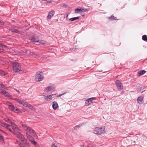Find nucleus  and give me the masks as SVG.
<instances>
[{"label": "nucleus", "instance_id": "nucleus-33", "mask_svg": "<svg viewBox=\"0 0 147 147\" xmlns=\"http://www.w3.org/2000/svg\"><path fill=\"white\" fill-rule=\"evenodd\" d=\"M20 139V140L22 142H24L26 140L25 138L23 136H22V137Z\"/></svg>", "mask_w": 147, "mask_h": 147}, {"label": "nucleus", "instance_id": "nucleus-16", "mask_svg": "<svg viewBox=\"0 0 147 147\" xmlns=\"http://www.w3.org/2000/svg\"><path fill=\"white\" fill-rule=\"evenodd\" d=\"M143 98L142 96H140L138 97L137 100L139 103L141 104L143 102Z\"/></svg>", "mask_w": 147, "mask_h": 147}, {"label": "nucleus", "instance_id": "nucleus-46", "mask_svg": "<svg viewBox=\"0 0 147 147\" xmlns=\"http://www.w3.org/2000/svg\"><path fill=\"white\" fill-rule=\"evenodd\" d=\"M142 37H147V36H146V35H143Z\"/></svg>", "mask_w": 147, "mask_h": 147}, {"label": "nucleus", "instance_id": "nucleus-3", "mask_svg": "<svg viewBox=\"0 0 147 147\" xmlns=\"http://www.w3.org/2000/svg\"><path fill=\"white\" fill-rule=\"evenodd\" d=\"M35 80L37 82L41 81L43 79V73L41 72H37L35 76Z\"/></svg>", "mask_w": 147, "mask_h": 147}, {"label": "nucleus", "instance_id": "nucleus-7", "mask_svg": "<svg viewBox=\"0 0 147 147\" xmlns=\"http://www.w3.org/2000/svg\"><path fill=\"white\" fill-rule=\"evenodd\" d=\"M6 105L8 106L9 108L11 111L15 112L16 111H18L17 108L15 109L14 106L11 103L7 102L6 103Z\"/></svg>", "mask_w": 147, "mask_h": 147}, {"label": "nucleus", "instance_id": "nucleus-44", "mask_svg": "<svg viewBox=\"0 0 147 147\" xmlns=\"http://www.w3.org/2000/svg\"><path fill=\"white\" fill-rule=\"evenodd\" d=\"M19 94H20V92L16 89H14Z\"/></svg>", "mask_w": 147, "mask_h": 147}, {"label": "nucleus", "instance_id": "nucleus-10", "mask_svg": "<svg viewBox=\"0 0 147 147\" xmlns=\"http://www.w3.org/2000/svg\"><path fill=\"white\" fill-rule=\"evenodd\" d=\"M10 124H11L12 127V128L14 130L13 132L16 131H18L19 132H20V129L17 127V125L14 123L12 122L11 121V122H10Z\"/></svg>", "mask_w": 147, "mask_h": 147}, {"label": "nucleus", "instance_id": "nucleus-27", "mask_svg": "<svg viewBox=\"0 0 147 147\" xmlns=\"http://www.w3.org/2000/svg\"><path fill=\"white\" fill-rule=\"evenodd\" d=\"M81 12H85V11H88L89 10V9H85V8H81Z\"/></svg>", "mask_w": 147, "mask_h": 147}, {"label": "nucleus", "instance_id": "nucleus-12", "mask_svg": "<svg viewBox=\"0 0 147 147\" xmlns=\"http://www.w3.org/2000/svg\"><path fill=\"white\" fill-rule=\"evenodd\" d=\"M55 11H50L47 17V19L50 20L51 18L53 17L55 14Z\"/></svg>", "mask_w": 147, "mask_h": 147}, {"label": "nucleus", "instance_id": "nucleus-29", "mask_svg": "<svg viewBox=\"0 0 147 147\" xmlns=\"http://www.w3.org/2000/svg\"><path fill=\"white\" fill-rule=\"evenodd\" d=\"M28 104H29L27 102H24V101H23V104H22V105L27 107Z\"/></svg>", "mask_w": 147, "mask_h": 147}, {"label": "nucleus", "instance_id": "nucleus-41", "mask_svg": "<svg viewBox=\"0 0 147 147\" xmlns=\"http://www.w3.org/2000/svg\"><path fill=\"white\" fill-rule=\"evenodd\" d=\"M143 40L147 42V37H142Z\"/></svg>", "mask_w": 147, "mask_h": 147}, {"label": "nucleus", "instance_id": "nucleus-38", "mask_svg": "<svg viewBox=\"0 0 147 147\" xmlns=\"http://www.w3.org/2000/svg\"><path fill=\"white\" fill-rule=\"evenodd\" d=\"M4 47H5L6 48L7 47L5 45H3L1 43H0V47L3 48Z\"/></svg>", "mask_w": 147, "mask_h": 147}, {"label": "nucleus", "instance_id": "nucleus-11", "mask_svg": "<svg viewBox=\"0 0 147 147\" xmlns=\"http://www.w3.org/2000/svg\"><path fill=\"white\" fill-rule=\"evenodd\" d=\"M96 99L95 97H92L89 98L85 102V104L86 105L88 106L92 103V101L93 100Z\"/></svg>", "mask_w": 147, "mask_h": 147}, {"label": "nucleus", "instance_id": "nucleus-47", "mask_svg": "<svg viewBox=\"0 0 147 147\" xmlns=\"http://www.w3.org/2000/svg\"><path fill=\"white\" fill-rule=\"evenodd\" d=\"M1 20H0V24H1Z\"/></svg>", "mask_w": 147, "mask_h": 147}, {"label": "nucleus", "instance_id": "nucleus-5", "mask_svg": "<svg viewBox=\"0 0 147 147\" xmlns=\"http://www.w3.org/2000/svg\"><path fill=\"white\" fill-rule=\"evenodd\" d=\"M29 39L32 42H38L42 44H44L45 42L44 40H39L37 38V37H29Z\"/></svg>", "mask_w": 147, "mask_h": 147}, {"label": "nucleus", "instance_id": "nucleus-28", "mask_svg": "<svg viewBox=\"0 0 147 147\" xmlns=\"http://www.w3.org/2000/svg\"><path fill=\"white\" fill-rule=\"evenodd\" d=\"M25 142L24 143V144L28 147H30V145L28 143V142L27 140H25Z\"/></svg>", "mask_w": 147, "mask_h": 147}, {"label": "nucleus", "instance_id": "nucleus-34", "mask_svg": "<svg viewBox=\"0 0 147 147\" xmlns=\"http://www.w3.org/2000/svg\"><path fill=\"white\" fill-rule=\"evenodd\" d=\"M0 140L1 142H4V138L2 135H1L0 136Z\"/></svg>", "mask_w": 147, "mask_h": 147}, {"label": "nucleus", "instance_id": "nucleus-26", "mask_svg": "<svg viewBox=\"0 0 147 147\" xmlns=\"http://www.w3.org/2000/svg\"><path fill=\"white\" fill-rule=\"evenodd\" d=\"M109 19L111 20H117L116 18L112 15L111 17L109 18Z\"/></svg>", "mask_w": 147, "mask_h": 147}, {"label": "nucleus", "instance_id": "nucleus-18", "mask_svg": "<svg viewBox=\"0 0 147 147\" xmlns=\"http://www.w3.org/2000/svg\"><path fill=\"white\" fill-rule=\"evenodd\" d=\"M54 89V88L53 87L49 86L45 88V90L46 92H49V91H51Z\"/></svg>", "mask_w": 147, "mask_h": 147}, {"label": "nucleus", "instance_id": "nucleus-40", "mask_svg": "<svg viewBox=\"0 0 147 147\" xmlns=\"http://www.w3.org/2000/svg\"><path fill=\"white\" fill-rule=\"evenodd\" d=\"M45 1H46V3H50L53 1L52 0H49V1L45 0Z\"/></svg>", "mask_w": 147, "mask_h": 147}, {"label": "nucleus", "instance_id": "nucleus-48", "mask_svg": "<svg viewBox=\"0 0 147 147\" xmlns=\"http://www.w3.org/2000/svg\"><path fill=\"white\" fill-rule=\"evenodd\" d=\"M21 147H25L23 145Z\"/></svg>", "mask_w": 147, "mask_h": 147}, {"label": "nucleus", "instance_id": "nucleus-36", "mask_svg": "<svg viewBox=\"0 0 147 147\" xmlns=\"http://www.w3.org/2000/svg\"><path fill=\"white\" fill-rule=\"evenodd\" d=\"M80 127V125H77L75 126L74 128V130H77V128H79Z\"/></svg>", "mask_w": 147, "mask_h": 147}, {"label": "nucleus", "instance_id": "nucleus-31", "mask_svg": "<svg viewBox=\"0 0 147 147\" xmlns=\"http://www.w3.org/2000/svg\"><path fill=\"white\" fill-rule=\"evenodd\" d=\"M0 86H1L2 88H4V89L6 90H8L7 89V87H6L5 85L3 84H0Z\"/></svg>", "mask_w": 147, "mask_h": 147}, {"label": "nucleus", "instance_id": "nucleus-25", "mask_svg": "<svg viewBox=\"0 0 147 147\" xmlns=\"http://www.w3.org/2000/svg\"><path fill=\"white\" fill-rule=\"evenodd\" d=\"M75 13H77L80 12H81V9H80L76 8L75 10Z\"/></svg>", "mask_w": 147, "mask_h": 147}, {"label": "nucleus", "instance_id": "nucleus-32", "mask_svg": "<svg viewBox=\"0 0 147 147\" xmlns=\"http://www.w3.org/2000/svg\"><path fill=\"white\" fill-rule=\"evenodd\" d=\"M17 102L18 103H19L20 104L22 105V104H23V101L20 99H18V100H17Z\"/></svg>", "mask_w": 147, "mask_h": 147}, {"label": "nucleus", "instance_id": "nucleus-45", "mask_svg": "<svg viewBox=\"0 0 147 147\" xmlns=\"http://www.w3.org/2000/svg\"><path fill=\"white\" fill-rule=\"evenodd\" d=\"M13 98V99L15 100L16 101H17V100H18V99H17L16 98Z\"/></svg>", "mask_w": 147, "mask_h": 147}, {"label": "nucleus", "instance_id": "nucleus-43", "mask_svg": "<svg viewBox=\"0 0 147 147\" xmlns=\"http://www.w3.org/2000/svg\"><path fill=\"white\" fill-rule=\"evenodd\" d=\"M3 49H0V53L2 52L3 51Z\"/></svg>", "mask_w": 147, "mask_h": 147}, {"label": "nucleus", "instance_id": "nucleus-14", "mask_svg": "<svg viewBox=\"0 0 147 147\" xmlns=\"http://www.w3.org/2000/svg\"><path fill=\"white\" fill-rule=\"evenodd\" d=\"M53 94L45 96L44 98L45 100L47 101H49L52 99V96Z\"/></svg>", "mask_w": 147, "mask_h": 147}, {"label": "nucleus", "instance_id": "nucleus-35", "mask_svg": "<svg viewBox=\"0 0 147 147\" xmlns=\"http://www.w3.org/2000/svg\"><path fill=\"white\" fill-rule=\"evenodd\" d=\"M16 141L17 142V144H18L20 147H21L23 145L19 141H18L17 140H16Z\"/></svg>", "mask_w": 147, "mask_h": 147}, {"label": "nucleus", "instance_id": "nucleus-22", "mask_svg": "<svg viewBox=\"0 0 147 147\" xmlns=\"http://www.w3.org/2000/svg\"><path fill=\"white\" fill-rule=\"evenodd\" d=\"M79 17H75V18H73L69 19V20H70V21H73L79 19Z\"/></svg>", "mask_w": 147, "mask_h": 147}, {"label": "nucleus", "instance_id": "nucleus-30", "mask_svg": "<svg viewBox=\"0 0 147 147\" xmlns=\"http://www.w3.org/2000/svg\"><path fill=\"white\" fill-rule=\"evenodd\" d=\"M4 120H5V122H8V123H10V122H11V121H10L9 119L7 118H5L4 119Z\"/></svg>", "mask_w": 147, "mask_h": 147}, {"label": "nucleus", "instance_id": "nucleus-6", "mask_svg": "<svg viewBox=\"0 0 147 147\" xmlns=\"http://www.w3.org/2000/svg\"><path fill=\"white\" fill-rule=\"evenodd\" d=\"M26 136L28 140L34 145H37V143L34 141V139L28 133H26Z\"/></svg>", "mask_w": 147, "mask_h": 147}, {"label": "nucleus", "instance_id": "nucleus-37", "mask_svg": "<svg viewBox=\"0 0 147 147\" xmlns=\"http://www.w3.org/2000/svg\"><path fill=\"white\" fill-rule=\"evenodd\" d=\"M32 135L34 137L38 139V136L36 135V134L35 133V132L34 133V134Z\"/></svg>", "mask_w": 147, "mask_h": 147}, {"label": "nucleus", "instance_id": "nucleus-13", "mask_svg": "<svg viewBox=\"0 0 147 147\" xmlns=\"http://www.w3.org/2000/svg\"><path fill=\"white\" fill-rule=\"evenodd\" d=\"M59 106L57 102L56 101H54L52 103V107L54 109L56 110L58 108Z\"/></svg>", "mask_w": 147, "mask_h": 147}, {"label": "nucleus", "instance_id": "nucleus-4", "mask_svg": "<svg viewBox=\"0 0 147 147\" xmlns=\"http://www.w3.org/2000/svg\"><path fill=\"white\" fill-rule=\"evenodd\" d=\"M22 126L25 130L27 131L30 134L32 135L35 132L33 129L26 125L22 124Z\"/></svg>", "mask_w": 147, "mask_h": 147}, {"label": "nucleus", "instance_id": "nucleus-39", "mask_svg": "<svg viewBox=\"0 0 147 147\" xmlns=\"http://www.w3.org/2000/svg\"><path fill=\"white\" fill-rule=\"evenodd\" d=\"M52 147H57V144L56 143L53 144L52 146Z\"/></svg>", "mask_w": 147, "mask_h": 147}, {"label": "nucleus", "instance_id": "nucleus-8", "mask_svg": "<svg viewBox=\"0 0 147 147\" xmlns=\"http://www.w3.org/2000/svg\"><path fill=\"white\" fill-rule=\"evenodd\" d=\"M117 88L119 90L123 89V87L121 82L119 80H117L115 82Z\"/></svg>", "mask_w": 147, "mask_h": 147}, {"label": "nucleus", "instance_id": "nucleus-49", "mask_svg": "<svg viewBox=\"0 0 147 147\" xmlns=\"http://www.w3.org/2000/svg\"><path fill=\"white\" fill-rule=\"evenodd\" d=\"M68 16V15H67V17Z\"/></svg>", "mask_w": 147, "mask_h": 147}, {"label": "nucleus", "instance_id": "nucleus-19", "mask_svg": "<svg viewBox=\"0 0 147 147\" xmlns=\"http://www.w3.org/2000/svg\"><path fill=\"white\" fill-rule=\"evenodd\" d=\"M146 72V71L144 70H142L139 71L138 72L137 74L139 76H141L144 74Z\"/></svg>", "mask_w": 147, "mask_h": 147}, {"label": "nucleus", "instance_id": "nucleus-9", "mask_svg": "<svg viewBox=\"0 0 147 147\" xmlns=\"http://www.w3.org/2000/svg\"><path fill=\"white\" fill-rule=\"evenodd\" d=\"M1 94L5 97H8L10 99H13L12 96L8 92L5 91L4 90L3 91Z\"/></svg>", "mask_w": 147, "mask_h": 147}, {"label": "nucleus", "instance_id": "nucleus-24", "mask_svg": "<svg viewBox=\"0 0 147 147\" xmlns=\"http://www.w3.org/2000/svg\"><path fill=\"white\" fill-rule=\"evenodd\" d=\"M27 107L32 110H34L35 109V108L31 105L29 104H28Z\"/></svg>", "mask_w": 147, "mask_h": 147}, {"label": "nucleus", "instance_id": "nucleus-23", "mask_svg": "<svg viewBox=\"0 0 147 147\" xmlns=\"http://www.w3.org/2000/svg\"><path fill=\"white\" fill-rule=\"evenodd\" d=\"M0 125L2 127H5V126H7V124L2 122H0Z\"/></svg>", "mask_w": 147, "mask_h": 147}, {"label": "nucleus", "instance_id": "nucleus-1", "mask_svg": "<svg viewBox=\"0 0 147 147\" xmlns=\"http://www.w3.org/2000/svg\"><path fill=\"white\" fill-rule=\"evenodd\" d=\"M11 64L13 71L15 72H18L22 70L20 63L12 61L11 62Z\"/></svg>", "mask_w": 147, "mask_h": 147}, {"label": "nucleus", "instance_id": "nucleus-42", "mask_svg": "<svg viewBox=\"0 0 147 147\" xmlns=\"http://www.w3.org/2000/svg\"><path fill=\"white\" fill-rule=\"evenodd\" d=\"M64 94L65 93H63V94H59V95H57V97H60L62 95H64Z\"/></svg>", "mask_w": 147, "mask_h": 147}, {"label": "nucleus", "instance_id": "nucleus-2", "mask_svg": "<svg viewBox=\"0 0 147 147\" xmlns=\"http://www.w3.org/2000/svg\"><path fill=\"white\" fill-rule=\"evenodd\" d=\"M93 133L96 134L100 135L105 133V127H96L93 129Z\"/></svg>", "mask_w": 147, "mask_h": 147}, {"label": "nucleus", "instance_id": "nucleus-17", "mask_svg": "<svg viewBox=\"0 0 147 147\" xmlns=\"http://www.w3.org/2000/svg\"><path fill=\"white\" fill-rule=\"evenodd\" d=\"M0 74L2 76L7 77L8 76V74L7 73L5 72L4 71L0 70Z\"/></svg>", "mask_w": 147, "mask_h": 147}, {"label": "nucleus", "instance_id": "nucleus-15", "mask_svg": "<svg viewBox=\"0 0 147 147\" xmlns=\"http://www.w3.org/2000/svg\"><path fill=\"white\" fill-rule=\"evenodd\" d=\"M17 131V132H16V131L13 132V134L16 135L17 137L19 139H20L21 138V137H22V136H23L20 134L21 131L20 130V132L18 131Z\"/></svg>", "mask_w": 147, "mask_h": 147}, {"label": "nucleus", "instance_id": "nucleus-21", "mask_svg": "<svg viewBox=\"0 0 147 147\" xmlns=\"http://www.w3.org/2000/svg\"><path fill=\"white\" fill-rule=\"evenodd\" d=\"M7 126H5V128H6L7 129L9 130V131L11 132V133H13V132L12 130H11L10 128V126L8 125L7 124Z\"/></svg>", "mask_w": 147, "mask_h": 147}, {"label": "nucleus", "instance_id": "nucleus-20", "mask_svg": "<svg viewBox=\"0 0 147 147\" xmlns=\"http://www.w3.org/2000/svg\"><path fill=\"white\" fill-rule=\"evenodd\" d=\"M10 30L11 31V32H14L16 33L20 34V31H19L18 30L16 29H11Z\"/></svg>", "mask_w": 147, "mask_h": 147}]
</instances>
